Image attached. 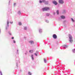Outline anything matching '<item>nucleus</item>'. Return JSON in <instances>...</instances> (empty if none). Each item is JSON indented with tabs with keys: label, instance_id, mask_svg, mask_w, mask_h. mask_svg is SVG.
<instances>
[{
	"label": "nucleus",
	"instance_id": "22",
	"mask_svg": "<svg viewBox=\"0 0 75 75\" xmlns=\"http://www.w3.org/2000/svg\"><path fill=\"white\" fill-rule=\"evenodd\" d=\"M35 55L36 56H37V54H36V53H35Z\"/></svg>",
	"mask_w": 75,
	"mask_h": 75
},
{
	"label": "nucleus",
	"instance_id": "21",
	"mask_svg": "<svg viewBox=\"0 0 75 75\" xmlns=\"http://www.w3.org/2000/svg\"><path fill=\"white\" fill-rule=\"evenodd\" d=\"M0 73H1V75H2V73H1V71H0Z\"/></svg>",
	"mask_w": 75,
	"mask_h": 75
},
{
	"label": "nucleus",
	"instance_id": "24",
	"mask_svg": "<svg viewBox=\"0 0 75 75\" xmlns=\"http://www.w3.org/2000/svg\"><path fill=\"white\" fill-rule=\"evenodd\" d=\"M31 57H32V58L33 57V55H31Z\"/></svg>",
	"mask_w": 75,
	"mask_h": 75
},
{
	"label": "nucleus",
	"instance_id": "29",
	"mask_svg": "<svg viewBox=\"0 0 75 75\" xmlns=\"http://www.w3.org/2000/svg\"><path fill=\"white\" fill-rule=\"evenodd\" d=\"M7 25H8V27L9 26V25H8V24Z\"/></svg>",
	"mask_w": 75,
	"mask_h": 75
},
{
	"label": "nucleus",
	"instance_id": "2",
	"mask_svg": "<svg viewBox=\"0 0 75 75\" xmlns=\"http://www.w3.org/2000/svg\"><path fill=\"white\" fill-rule=\"evenodd\" d=\"M59 3L61 4H63V3H64V1L62 0H59Z\"/></svg>",
	"mask_w": 75,
	"mask_h": 75
},
{
	"label": "nucleus",
	"instance_id": "18",
	"mask_svg": "<svg viewBox=\"0 0 75 75\" xmlns=\"http://www.w3.org/2000/svg\"><path fill=\"white\" fill-rule=\"evenodd\" d=\"M42 1H40V3H42Z\"/></svg>",
	"mask_w": 75,
	"mask_h": 75
},
{
	"label": "nucleus",
	"instance_id": "9",
	"mask_svg": "<svg viewBox=\"0 0 75 75\" xmlns=\"http://www.w3.org/2000/svg\"><path fill=\"white\" fill-rule=\"evenodd\" d=\"M29 52H31V53H33V50H30L29 51Z\"/></svg>",
	"mask_w": 75,
	"mask_h": 75
},
{
	"label": "nucleus",
	"instance_id": "3",
	"mask_svg": "<svg viewBox=\"0 0 75 75\" xmlns=\"http://www.w3.org/2000/svg\"><path fill=\"white\" fill-rule=\"evenodd\" d=\"M29 43H30L31 44H34V41L33 40H30L29 41Z\"/></svg>",
	"mask_w": 75,
	"mask_h": 75
},
{
	"label": "nucleus",
	"instance_id": "8",
	"mask_svg": "<svg viewBox=\"0 0 75 75\" xmlns=\"http://www.w3.org/2000/svg\"><path fill=\"white\" fill-rule=\"evenodd\" d=\"M69 41L70 42H73V40H72V39H70Z\"/></svg>",
	"mask_w": 75,
	"mask_h": 75
},
{
	"label": "nucleus",
	"instance_id": "14",
	"mask_svg": "<svg viewBox=\"0 0 75 75\" xmlns=\"http://www.w3.org/2000/svg\"><path fill=\"white\" fill-rule=\"evenodd\" d=\"M46 16H50V14H49V13H47L46 14Z\"/></svg>",
	"mask_w": 75,
	"mask_h": 75
},
{
	"label": "nucleus",
	"instance_id": "11",
	"mask_svg": "<svg viewBox=\"0 0 75 75\" xmlns=\"http://www.w3.org/2000/svg\"><path fill=\"white\" fill-rule=\"evenodd\" d=\"M39 32L40 33H41L42 32V30L41 29L39 30Z\"/></svg>",
	"mask_w": 75,
	"mask_h": 75
},
{
	"label": "nucleus",
	"instance_id": "33",
	"mask_svg": "<svg viewBox=\"0 0 75 75\" xmlns=\"http://www.w3.org/2000/svg\"><path fill=\"white\" fill-rule=\"evenodd\" d=\"M73 52H74V51H73Z\"/></svg>",
	"mask_w": 75,
	"mask_h": 75
},
{
	"label": "nucleus",
	"instance_id": "27",
	"mask_svg": "<svg viewBox=\"0 0 75 75\" xmlns=\"http://www.w3.org/2000/svg\"><path fill=\"white\" fill-rule=\"evenodd\" d=\"M10 23H11V24H12V23H13V22H10Z\"/></svg>",
	"mask_w": 75,
	"mask_h": 75
},
{
	"label": "nucleus",
	"instance_id": "16",
	"mask_svg": "<svg viewBox=\"0 0 75 75\" xmlns=\"http://www.w3.org/2000/svg\"><path fill=\"white\" fill-rule=\"evenodd\" d=\"M71 19L72 21H73V22H74V19H73L72 18H71Z\"/></svg>",
	"mask_w": 75,
	"mask_h": 75
},
{
	"label": "nucleus",
	"instance_id": "6",
	"mask_svg": "<svg viewBox=\"0 0 75 75\" xmlns=\"http://www.w3.org/2000/svg\"><path fill=\"white\" fill-rule=\"evenodd\" d=\"M53 3L55 4V5H57V2L56 1H53Z\"/></svg>",
	"mask_w": 75,
	"mask_h": 75
},
{
	"label": "nucleus",
	"instance_id": "20",
	"mask_svg": "<svg viewBox=\"0 0 75 75\" xmlns=\"http://www.w3.org/2000/svg\"><path fill=\"white\" fill-rule=\"evenodd\" d=\"M7 24H9V22H8V21H7Z\"/></svg>",
	"mask_w": 75,
	"mask_h": 75
},
{
	"label": "nucleus",
	"instance_id": "34",
	"mask_svg": "<svg viewBox=\"0 0 75 75\" xmlns=\"http://www.w3.org/2000/svg\"><path fill=\"white\" fill-rule=\"evenodd\" d=\"M2 75H3L2 74Z\"/></svg>",
	"mask_w": 75,
	"mask_h": 75
},
{
	"label": "nucleus",
	"instance_id": "15",
	"mask_svg": "<svg viewBox=\"0 0 75 75\" xmlns=\"http://www.w3.org/2000/svg\"><path fill=\"white\" fill-rule=\"evenodd\" d=\"M44 61L45 62H47V61H46V59H44Z\"/></svg>",
	"mask_w": 75,
	"mask_h": 75
},
{
	"label": "nucleus",
	"instance_id": "26",
	"mask_svg": "<svg viewBox=\"0 0 75 75\" xmlns=\"http://www.w3.org/2000/svg\"><path fill=\"white\" fill-rule=\"evenodd\" d=\"M32 59H34V57H32Z\"/></svg>",
	"mask_w": 75,
	"mask_h": 75
},
{
	"label": "nucleus",
	"instance_id": "30",
	"mask_svg": "<svg viewBox=\"0 0 75 75\" xmlns=\"http://www.w3.org/2000/svg\"><path fill=\"white\" fill-rule=\"evenodd\" d=\"M45 4H46V3H45Z\"/></svg>",
	"mask_w": 75,
	"mask_h": 75
},
{
	"label": "nucleus",
	"instance_id": "32",
	"mask_svg": "<svg viewBox=\"0 0 75 75\" xmlns=\"http://www.w3.org/2000/svg\"><path fill=\"white\" fill-rule=\"evenodd\" d=\"M1 31V30H0V33Z\"/></svg>",
	"mask_w": 75,
	"mask_h": 75
},
{
	"label": "nucleus",
	"instance_id": "7",
	"mask_svg": "<svg viewBox=\"0 0 75 75\" xmlns=\"http://www.w3.org/2000/svg\"><path fill=\"white\" fill-rule=\"evenodd\" d=\"M61 17L62 19H64V18H65V17L64 16H61Z\"/></svg>",
	"mask_w": 75,
	"mask_h": 75
},
{
	"label": "nucleus",
	"instance_id": "28",
	"mask_svg": "<svg viewBox=\"0 0 75 75\" xmlns=\"http://www.w3.org/2000/svg\"><path fill=\"white\" fill-rule=\"evenodd\" d=\"M9 34H10V35H11V33H9Z\"/></svg>",
	"mask_w": 75,
	"mask_h": 75
},
{
	"label": "nucleus",
	"instance_id": "5",
	"mask_svg": "<svg viewBox=\"0 0 75 75\" xmlns=\"http://www.w3.org/2000/svg\"><path fill=\"white\" fill-rule=\"evenodd\" d=\"M69 37L70 40L72 39V37L71 35L69 34Z\"/></svg>",
	"mask_w": 75,
	"mask_h": 75
},
{
	"label": "nucleus",
	"instance_id": "19",
	"mask_svg": "<svg viewBox=\"0 0 75 75\" xmlns=\"http://www.w3.org/2000/svg\"><path fill=\"white\" fill-rule=\"evenodd\" d=\"M27 29V27H25L24 28V30H26Z\"/></svg>",
	"mask_w": 75,
	"mask_h": 75
},
{
	"label": "nucleus",
	"instance_id": "12",
	"mask_svg": "<svg viewBox=\"0 0 75 75\" xmlns=\"http://www.w3.org/2000/svg\"><path fill=\"white\" fill-rule=\"evenodd\" d=\"M28 74L29 75H31V73L30 72L28 73Z\"/></svg>",
	"mask_w": 75,
	"mask_h": 75
},
{
	"label": "nucleus",
	"instance_id": "4",
	"mask_svg": "<svg viewBox=\"0 0 75 75\" xmlns=\"http://www.w3.org/2000/svg\"><path fill=\"white\" fill-rule=\"evenodd\" d=\"M53 37L55 39H56L57 38V35L55 34H54L53 35Z\"/></svg>",
	"mask_w": 75,
	"mask_h": 75
},
{
	"label": "nucleus",
	"instance_id": "1",
	"mask_svg": "<svg viewBox=\"0 0 75 75\" xmlns=\"http://www.w3.org/2000/svg\"><path fill=\"white\" fill-rule=\"evenodd\" d=\"M50 9V8L48 7H45L44 8H42V10L43 11H48Z\"/></svg>",
	"mask_w": 75,
	"mask_h": 75
},
{
	"label": "nucleus",
	"instance_id": "10",
	"mask_svg": "<svg viewBox=\"0 0 75 75\" xmlns=\"http://www.w3.org/2000/svg\"><path fill=\"white\" fill-rule=\"evenodd\" d=\"M56 13L57 14H59V11H58V10L57 11Z\"/></svg>",
	"mask_w": 75,
	"mask_h": 75
},
{
	"label": "nucleus",
	"instance_id": "13",
	"mask_svg": "<svg viewBox=\"0 0 75 75\" xmlns=\"http://www.w3.org/2000/svg\"><path fill=\"white\" fill-rule=\"evenodd\" d=\"M21 24H22L21 22L19 23V25H21Z\"/></svg>",
	"mask_w": 75,
	"mask_h": 75
},
{
	"label": "nucleus",
	"instance_id": "31",
	"mask_svg": "<svg viewBox=\"0 0 75 75\" xmlns=\"http://www.w3.org/2000/svg\"><path fill=\"white\" fill-rule=\"evenodd\" d=\"M73 50L75 51V49H74V50Z\"/></svg>",
	"mask_w": 75,
	"mask_h": 75
},
{
	"label": "nucleus",
	"instance_id": "25",
	"mask_svg": "<svg viewBox=\"0 0 75 75\" xmlns=\"http://www.w3.org/2000/svg\"><path fill=\"white\" fill-rule=\"evenodd\" d=\"M12 39H14V37H12Z\"/></svg>",
	"mask_w": 75,
	"mask_h": 75
},
{
	"label": "nucleus",
	"instance_id": "17",
	"mask_svg": "<svg viewBox=\"0 0 75 75\" xmlns=\"http://www.w3.org/2000/svg\"><path fill=\"white\" fill-rule=\"evenodd\" d=\"M45 0H42V2H43V3H44V2H45Z\"/></svg>",
	"mask_w": 75,
	"mask_h": 75
},
{
	"label": "nucleus",
	"instance_id": "23",
	"mask_svg": "<svg viewBox=\"0 0 75 75\" xmlns=\"http://www.w3.org/2000/svg\"><path fill=\"white\" fill-rule=\"evenodd\" d=\"M13 42L15 43L16 42V41L15 40H13Z\"/></svg>",
	"mask_w": 75,
	"mask_h": 75
}]
</instances>
